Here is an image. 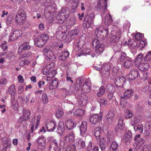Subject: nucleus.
I'll return each mask as SVG.
<instances>
[{"label": "nucleus", "mask_w": 151, "mask_h": 151, "mask_svg": "<svg viewBox=\"0 0 151 151\" xmlns=\"http://www.w3.org/2000/svg\"><path fill=\"white\" fill-rule=\"evenodd\" d=\"M92 46L95 47V52L98 56L102 53L104 50V45L100 43L99 40L96 39H94L92 42Z\"/></svg>", "instance_id": "f257e3e1"}, {"label": "nucleus", "mask_w": 151, "mask_h": 151, "mask_svg": "<svg viewBox=\"0 0 151 151\" xmlns=\"http://www.w3.org/2000/svg\"><path fill=\"white\" fill-rule=\"evenodd\" d=\"M108 29L100 27L96 29L95 34L97 38L100 40L105 39L109 34Z\"/></svg>", "instance_id": "f03ea898"}, {"label": "nucleus", "mask_w": 151, "mask_h": 151, "mask_svg": "<svg viewBox=\"0 0 151 151\" xmlns=\"http://www.w3.org/2000/svg\"><path fill=\"white\" fill-rule=\"evenodd\" d=\"M48 39V36L47 34L40 35L35 39V44L38 47H42Z\"/></svg>", "instance_id": "7ed1b4c3"}, {"label": "nucleus", "mask_w": 151, "mask_h": 151, "mask_svg": "<svg viewBox=\"0 0 151 151\" xmlns=\"http://www.w3.org/2000/svg\"><path fill=\"white\" fill-rule=\"evenodd\" d=\"M78 145L76 146L74 144H70L66 148V151H74L76 147L78 149H83L86 147L85 142L81 140H79L78 142Z\"/></svg>", "instance_id": "20e7f679"}, {"label": "nucleus", "mask_w": 151, "mask_h": 151, "mask_svg": "<svg viewBox=\"0 0 151 151\" xmlns=\"http://www.w3.org/2000/svg\"><path fill=\"white\" fill-rule=\"evenodd\" d=\"M107 1V0H99V2H98L97 6V9L100 10L102 17L106 13L108 12L106 8Z\"/></svg>", "instance_id": "39448f33"}, {"label": "nucleus", "mask_w": 151, "mask_h": 151, "mask_svg": "<svg viewBox=\"0 0 151 151\" xmlns=\"http://www.w3.org/2000/svg\"><path fill=\"white\" fill-rule=\"evenodd\" d=\"M26 14L21 10L16 14L15 17V21L17 24L21 25H23L25 21Z\"/></svg>", "instance_id": "423d86ee"}, {"label": "nucleus", "mask_w": 151, "mask_h": 151, "mask_svg": "<svg viewBox=\"0 0 151 151\" xmlns=\"http://www.w3.org/2000/svg\"><path fill=\"white\" fill-rule=\"evenodd\" d=\"M45 125L47 129L50 132L53 131L57 126V123L56 122L50 119L47 120Z\"/></svg>", "instance_id": "0eeeda50"}, {"label": "nucleus", "mask_w": 151, "mask_h": 151, "mask_svg": "<svg viewBox=\"0 0 151 151\" xmlns=\"http://www.w3.org/2000/svg\"><path fill=\"white\" fill-rule=\"evenodd\" d=\"M103 114L102 112H100L99 115L95 114L91 116L89 118L91 123L93 124H96L102 120Z\"/></svg>", "instance_id": "6e6552de"}, {"label": "nucleus", "mask_w": 151, "mask_h": 151, "mask_svg": "<svg viewBox=\"0 0 151 151\" xmlns=\"http://www.w3.org/2000/svg\"><path fill=\"white\" fill-rule=\"evenodd\" d=\"M139 75V71L136 69L132 70L127 76V78L129 81H132L137 78Z\"/></svg>", "instance_id": "1a4fd4ad"}, {"label": "nucleus", "mask_w": 151, "mask_h": 151, "mask_svg": "<svg viewBox=\"0 0 151 151\" xmlns=\"http://www.w3.org/2000/svg\"><path fill=\"white\" fill-rule=\"evenodd\" d=\"M69 9L68 8L65 7L63 9L60 14L58 15L56 18L59 20V18L60 17V20H61V21L60 23L63 22L64 21L63 19V16L64 17H68L69 14Z\"/></svg>", "instance_id": "9d476101"}, {"label": "nucleus", "mask_w": 151, "mask_h": 151, "mask_svg": "<svg viewBox=\"0 0 151 151\" xmlns=\"http://www.w3.org/2000/svg\"><path fill=\"white\" fill-rule=\"evenodd\" d=\"M38 149L42 150L46 145L45 139L42 136H39L37 140Z\"/></svg>", "instance_id": "9b49d317"}, {"label": "nucleus", "mask_w": 151, "mask_h": 151, "mask_svg": "<svg viewBox=\"0 0 151 151\" xmlns=\"http://www.w3.org/2000/svg\"><path fill=\"white\" fill-rule=\"evenodd\" d=\"M87 97L84 93L79 95L78 97V101L79 104L82 106L85 105L87 102Z\"/></svg>", "instance_id": "f8f14e48"}, {"label": "nucleus", "mask_w": 151, "mask_h": 151, "mask_svg": "<svg viewBox=\"0 0 151 151\" xmlns=\"http://www.w3.org/2000/svg\"><path fill=\"white\" fill-rule=\"evenodd\" d=\"M111 64L110 63H104L101 66V71L107 76H109Z\"/></svg>", "instance_id": "ddd939ff"}, {"label": "nucleus", "mask_w": 151, "mask_h": 151, "mask_svg": "<svg viewBox=\"0 0 151 151\" xmlns=\"http://www.w3.org/2000/svg\"><path fill=\"white\" fill-rule=\"evenodd\" d=\"M126 78L122 76H117L115 78L114 82L116 87H120L125 83Z\"/></svg>", "instance_id": "4468645a"}, {"label": "nucleus", "mask_w": 151, "mask_h": 151, "mask_svg": "<svg viewBox=\"0 0 151 151\" xmlns=\"http://www.w3.org/2000/svg\"><path fill=\"white\" fill-rule=\"evenodd\" d=\"M115 114L113 111H111L109 112L106 116L105 121L108 124L111 123L114 119Z\"/></svg>", "instance_id": "2eb2a0df"}, {"label": "nucleus", "mask_w": 151, "mask_h": 151, "mask_svg": "<svg viewBox=\"0 0 151 151\" xmlns=\"http://www.w3.org/2000/svg\"><path fill=\"white\" fill-rule=\"evenodd\" d=\"M133 95V91L132 89L128 90L124 93L123 96L120 97V100L123 101L124 99H126L130 98Z\"/></svg>", "instance_id": "dca6fc26"}, {"label": "nucleus", "mask_w": 151, "mask_h": 151, "mask_svg": "<svg viewBox=\"0 0 151 151\" xmlns=\"http://www.w3.org/2000/svg\"><path fill=\"white\" fill-rule=\"evenodd\" d=\"M132 138V133L129 130L127 131L124 135L122 141L126 143H129L131 141Z\"/></svg>", "instance_id": "f3484780"}, {"label": "nucleus", "mask_w": 151, "mask_h": 151, "mask_svg": "<svg viewBox=\"0 0 151 151\" xmlns=\"http://www.w3.org/2000/svg\"><path fill=\"white\" fill-rule=\"evenodd\" d=\"M121 32L119 30L116 32L114 35H112L111 37V43H116L119 40L121 37Z\"/></svg>", "instance_id": "a211bd4d"}, {"label": "nucleus", "mask_w": 151, "mask_h": 151, "mask_svg": "<svg viewBox=\"0 0 151 151\" xmlns=\"http://www.w3.org/2000/svg\"><path fill=\"white\" fill-rule=\"evenodd\" d=\"M58 142L56 139H54L52 141L49 146L50 151H56L58 148Z\"/></svg>", "instance_id": "6ab92c4d"}, {"label": "nucleus", "mask_w": 151, "mask_h": 151, "mask_svg": "<svg viewBox=\"0 0 151 151\" xmlns=\"http://www.w3.org/2000/svg\"><path fill=\"white\" fill-rule=\"evenodd\" d=\"M56 129V132L60 135H62L65 130L64 123L63 122H60L58 124Z\"/></svg>", "instance_id": "aec40b11"}, {"label": "nucleus", "mask_w": 151, "mask_h": 151, "mask_svg": "<svg viewBox=\"0 0 151 151\" xmlns=\"http://www.w3.org/2000/svg\"><path fill=\"white\" fill-rule=\"evenodd\" d=\"M84 79L83 78H80L76 80L75 83V89L76 91L79 90L81 88V86L84 83Z\"/></svg>", "instance_id": "412c9836"}, {"label": "nucleus", "mask_w": 151, "mask_h": 151, "mask_svg": "<svg viewBox=\"0 0 151 151\" xmlns=\"http://www.w3.org/2000/svg\"><path fill=\"white\" fill-rule=\"evenodd\" d=\"M87 122L85 121H83L80 127V134L83 135L86 132Z\"/></svg>", "instance_id": "4be33fe9"}, {"label": "nucleus", "mask_w": 151, "mask_h": 151, "mask_svg": "<svg viewBox=\"0 0 151 151\" xmlns=\"http://www.w3.org/2000/svg\"><path fill=\"white\" fill-rule=\"evenodd\" d=\"M136 67H138L140 70L144 71L147 70L149 68V65L148 63L142 62Z\"/></svg>", "instance_id": "5701e85b"}, {"label": "nucleus", "mask_w": 151, "mask_h": 151, "mask_svg": "<svg viewBox=\"0 0 151 151\" xmlns=\"http://www.w3.org/2000/svg\"><path fill=\"white\" fill-rule=\"evenodd\" d=\"M123 120L122 119L119 120L118 125L115 127V130L116 132H121V131L123 130Z\"/></svg>", "instance_id": "b1692460"}, {"label": "nucleus", "mask_w": 151, "mask_h": 151, "mask_svg": "<svg viewBox=\"0 0 151 151\" xmlns=\"http://www.w3.org/2000/svg\"><path fill=\"white\" fill-rule=\"evenodd\" d=\"M65 125L68 130H71L75 128L76 125L70 120H69L65 122Z\"/></svg>", "instance_id": "393cba45"}, {"label": "nucleus", "mask_w": 151, "mask_h": 151, "mask_svg": "<svg viewBox=\"0 0 151 151\" xmlns=\"http://www.w3.org/2000/svg\"><path fill=\"white\" fill-rule=\"evenodd\" d=\"M50 83V84L49 88L52 90L56 88L59 85L58 79L56 78L53 80H51Z\"/></svg>", "instance_id": "a878e982"}, {"label": "nucleus", "mask_w": 151, "mask_h": 151, "mask_svg": "<svg viewBox=\"0 0 151 151\" xmlns=\"http://www.w3.org/2000/svg\"><path fill=\"white\" fill-rule=\"evenodd\" d=\"M143 60V55L142 54L139 53L137 55L134 60L136 66L139 65V64L142 62Z\"/></svg>", "instance_id": "bb28decb"}, {"label": "nucleus", "mask_w": 151, "mask_h": 151, "mask_svg": "<svg viewBox=\"0 0 151 151\" xmlns=\"http://www.w3.org/2000/svg\"><path fill=\"white\" fill-rule=\"evenodd\" d=\"M94 17L95 15L93 13H90L89 14H88L86 16L84 20L85 21L89 22V23L92 24L93 22Z\"/></svg>", "instance_id": "cd10ccee"}, {"label": "nucleus", "mask_w": 151, "mask_h": 151, "mask_svg": "<svg viewBox=\"0 0 151 151\" xmlns=\"http://www.w3.org/2000/svg\"><path fill=\"white\" fill-rule=\"evenodd\" d=\"M82 91L85 92H89L91 90V87L90 84L86 82L84 83L81 88Z\"/></svg>", "instance_id": "c85d7f7f"}, {"label": "nucleus", "mask_w": 151, "mask_h": 151, "mask_svg": "<svg viewBox=\"0 0 151 151\" xmlns=\"http://www.w3.org/2000/svg\"><path fill=\"white\" fill-rule=\"evenodd\" d=\"M46 55L47 56L46 59L48 61L52 62L54 61L56 59L55 56L52 51H50Z\"/></svg>", "instance_id": "c756f323"}, {"label": "nucleus", "mask_w": 151, "mask_h": 151, "mask_svg": "<svg viewBox=\"0 0 151 151\" xmlns=\"http://www.w3.org/2000/svg\"><path fill=\"white\" fill-rule=\"evenodd\" d=\"M118 147V145L115 141H113L111 144L109 148L110 151H116Z\"/></svg>", "instance_id": "7c9ffc66"}, {"label": "nucleus", "mask_w": 151, "mask_h": 151, "mask_svg": "<svg viewBox=\"0 0 151 151\" xmlns=\"http://www.w3.org/2000/svg\"><path fill=\"white\" fill-rule=\"evenodd\" d=\"M133 65V61L132 59L130 58H127L126 60L124 62V67L127 68H129Z\"/></svg>", "instance_id": "2f4dec72"}, {"label": "nucleus", "mask_w": 151, "mask_h": 151, "mask_svg": "<svg viewBox=\"0 0 151 151\" xmlns=\"http://www.w3.org/2000/svg\"><path fill=\"white\" fill-rule=\"evenodd\" d=\"M22 116L25 119L27 120L29 119L30 114V112L27 109H23L22 112Z\"/></svg>", "instance_id": "473e14b6"}, {"label": "nucleus", "mask_w": 151, "mask_h": 151, "mask_svg": "<svg viewBox=\"0 0 151 151\" xmlns=\"http://www.w3.org/2000/svg\"><path fill=\"white\" fill-rule=\"evenodd\" d=\"M75 134L73 132H71L66 135L64 138V140L66 141H73L74 139Z\"/></svg>", "instance_id": "72a5a7b5"}, {"label": "nucleus", "mask_w": 151, "mask_h": 151, "mask_svg": "<svg viewBox=\"0 0 151 151\" xmlns=\"http://www.w3.org/2000/svg\"><path fill=\"white\" fill-rule=\"evenodd\" d=\"M134 129L135 131L139 132L142 133L143 130V126L142 124H139L134 126Z\"/></svg>", "instance_id": "f704fd0d"}, {"label": "nucleus", "mask_w": 151, "mask_h": 151, "mask_svg": "<svg viewBox=\"0 0 151 151\" xmlns=\"http://www.w3.org/2000/svg\"><path fill=\"white\" fill-rule=\"evenodd\" d=\"M8 92L12 95V97H14V95L16 93V90L15 86L13 85H12L9 88Z\"/></svg>", "instance_id": "c9c22d12"}, {"label": "nucleus", "mask_w": 151, "mask_h": 151, "mask_svg": "<svg viewBox=\"0 0 151 151\" xmlns=\"http://www.w3.org/2000/svg\"><path fill=\"white\" fill-rule=\"evenodd\" d=\"M52 70V69L50 68V65H47L42 70L43 73L45 75H47L49 73H51Z\"/></svg>", "instance_id": "e433bc0d"}, {"label": "nucleus", "mask_w": 151, "mask_h": 151, "mask_svg": "<svg viewBox=\"0 0 151 151\" xmlns=\"http://www.w3.org/2000/svg\"><path fill=\"white\" fill-rule=\"evenodd\" d=\"M84 114L83 110L81 109H78L76 110L74 113V116H81Z\"/></svg>", "instance_id": "4c0bfd02"}, {"label": "nucleus", "mask_w": 151, "mask_h": 151, "mask_svg": "<svg viewBox=\"0 0 151 151\" xmlns=\"http://www.w3.org/2000/svg\"><path fill=\"white\" fill-rule=\"evenodd\" d=\"M101 131V128L99 127H97L94 131L95 136L97 139L100 138Z\"/></svg>", "instance_id": "58836bf2"}, {"label": "nucleus", "mask_w": 151, "mask_h": 151, "mask_svg": "<svg viewBox=\"0 0 151 151\" xmlns=\"http://www.w3.org/2000/svg\"><path fill=\"white\" fill-rule=\"evenodd\" d=\"M105 89L104 86H101L99 89V91L97 93L98 96L101 97L105 93Z\"/></svg>", "instance_id": "ea45409f"}, {"label": "nucleus", "mask_w": 151, "mask_h": 151, "mask_svg": "<svg viewBox=\"0 0 151 151\" xmlns=\"http://www.w3.org/2000/svg\"><path fill=\"white\" fill-rule=\"evenodd\" d=\"M105 22L106 24H109L112 22L111 16L110 14H107L105 17Z\"/></svg>", "instance_id": "a19ab883"}, {"label": "nucleus", "mask_w": 151, "mask_h": 151, "mask_svg": "<svg viewBox=\"0 0 151 151\" xmlns=\"http://www.w3.org/2000/svg\"><path fill=\"white\" fill-rule=\"evenodd\" d=\"M137 44V42L136 41H130L129 42L128 46L130 49H132V50H134L135 51V47L136 46Z\"/></svg>", "instance_id": "79ce46f5"}, {"label": "nucleus", "mask_w": 151, "mask_h": 151, "mask_svg": "<svg viewBox=\"0 0 151 151\" xmlns=\"http://www.w3.org/2000/svg\"><path fill=\"white\" fill-rule=\"evenodd\" d=\"M107 91L110 92L114 93L115 91V88L111 84H108L106 86Z\"/></svg>", "instance_id": "37998d69"}, {"label": "nucleus", "mask_w": 151, "mask_h": 151, "mask_svg": "<svg viewBox=\"0 0 151 151\" xmlns=\"http://www.w3.org/2000/svg\"><path fill=\"white\" fill-rule=\"evenodd\" d=\"M12 33L17 39L21 36L22 34V32L19 29H17L13 31Z\"/></svg>", "instance_id": "c03bdc74"}, {"label": "nucleus", "mask_w": 151, "mask_h": 151, "mask_svg": "<svg viewBox=\"0 0 151 151\" xmlns=\"http://www.w3.org/2000/svg\"><path fill=\"white\" fill-rule=\"evenodd\" d=\"M15 97H12L11 98V104L13 107L15 108V110L17 109V107L18 106V103L17 101L15 99Z\"/></svg>", "instance_id": "a18cd8bd"}, {"label": "nucleus", "mask_w": 151, "mask_h": 151, "mask_svg": "<svg viewBox=\"0 0 151 151\" xmlns=\"http://www.w3.org/2000/svg\"><path fill=\"white\" fill-rule=\"evenodd\" d=\"M22 50H25L29 49L30 48V46L29 45V44L27 42H25L22 44L20 47Z\"/></svg>", "instance_id": "49530a36"}, {"label": "nucleus", "mask_w": 151, "mask_h": 151, "mask_svg": "<svg viewBox=\"0 0 151 151\" xmlns=\"http://www.w3.org/2000/svg\"><path fill=\"white\" fill-rule=\"evenodd\" d=\"M69 53L68 50H64L62 52V54L61 57L63 60H65L69 55Z\"/></svg>", "instance_id": "de8ad7c7"}, {"label": "nucleus", "mask_w": 151, "mask_h": 151, "mask_svg": "<svg viewBox=\"0 0 151 151\" xmlns=\"http://www.w3.org/2000/svg\"><path fill=\"white\" fill-rule=\"evenodd\" d=\"M42 99L43 102L45 104H47L48 102V98L47 96L45 93H43L42 94Z\"/></svg>", "instance_id": "09e8293b"}, {"label": "nucleus", "mask_w": 151, "mask_h": 151, "mask_svg": "<svg viewBox=\"0 0 151 151\" xmlns=\"http://www.w3.org/2000/svg\"><path fill=\"white\" fill-rule=\"evenodd\" d=\"M151 88L150 86L148 85H146L144 86L142 89V91L145 94L150 93Z\"/></svg>", "instance_id": "8fccbe9b"}, {"label": "nucleus", "mask_w": 151, "mask_h": 151, "mask_svg": "<svg viewBox=\"0 0 151 151\" xmlns=\"http://www.w3.org/2000/svg\"><path fill=\"white\" fill-rule=\"evenodd\" d=\"M121 45L120 43H117L114 45L113 49L114 51L118 52L120 51L121 47Z\"/></svg>", "instance_id": "3c124183"}, {"label": "nucleus", "mask_w": 151, "mask_h": 151, "mask_svg": "<svg viewBox=\"0 0 151 151\" xmlns=\"http://www.w3.org/2000/svg\"><path fill=\"white\" fill-rule=\"evenodd\" d=\"M124 116L126 118L129 119L132 116V114L131 111L127 109L125 113Z\"/></svg>", "instance_id": "603ef678"}, {"label": "nucleus", "mask_w": 151, "mask_h": 151, "mask_svg": "<svg viewBox=\"0 0 151 151\" xmlns=\"http://www.w3.org/2000/svg\"><path fill=\"white\" fill-rule=\"evenodd\" d=\"M97 101L100 104V105H107V101L104 99L99 98L98 99Z\"/></svg>", "instance_id": "864d4df0"}, {"label": "nucleus", "mask_w": 151, "mask_h": 151, "mask_svg": "<svg viewBox=\"0 0 151 151\" xmlns=\"http://www.w3.org/2000/svg\"><path fill=\"white\" fill-rule=\"evenodd\" d=\"M32 55V53L31 52L27 51H25L23 56H21L19 58L20 59H22L23 58H28L30 57Z\"/></svg>", "instance_id": "5fc2aeb1"}, {"label": "nucleus", "mask_w": 151, "mask_h": 151, "mask_svg": "<svg viewBox=\"0 0 151 151\" xmlns=\"http://www.w3.org/2000/svg\"><path fill=\"white\" fill-rule=\"evenodd\" d=\"M136 141V143L138 144V146H142L145 142V140L142 138L138 139Z\"/></svg>", "instance_id": "6e6d98bb"}, {"label": "nucleus", "mask_w": 151, "mask_h": 151, "mask_svg": "<svg viewBox=\"0 0 151 151\" xmlns=\"http://www.w3.org/2000/svg\"><path fill=\"white\" fill-rule=\"evenodd\" d=\"M63 114V111L62 110L60 109L57 111L55 116L57 118H60L62 116Z\"/></svg>", "instance_id": "4d7b16f0"}, {"label": "nucleus", "mask_w": 151, "mask_h": 151, "mask_svg": "<svg viewBox=\"0 0 151 151\" xmlns=\"http://www.w3.org/2000/svg\"><path fill=\"white\" fill-rule=\"evenodd\" d=\"M144 60L148 61L151 60V52H149L146 55L144 58Z\"/></svg>", "instance_id": "13d9d810"}, {"label": "nucleus", "mask_w": 151, "mask_h": 151, "mask_svg": "<svg viewBox=\"0 0 151 151\" xmlns=\"http://www.w3.org/2000/svg\"><path fill=\"white\" fill-rule=\"evenodd\" d=\"M142 34L140 33H137L135 36V40L138 42L140 41L142 39Z\"/></svg>", "instance_id": "bf43d9fd"}, {"label": "nucleus", "mask_w": 151, "mask_h": 151, "mask_svg": "<svg viewBox=\"0 0 151 151\" xmlns=\"http://www.w3.org/2000/svg\"><path fill=\"white\" fill-rule=\"evenodd\" d=\"M13 17L12 15L8 16L7 17L6 24L7 25H9L12 23Z\"/></svg>", "instance_id": "052dcab7"}, {"label": "nucleus", "mask_w": 151, "mask_h": 151, "mask_svg": "<svg viewBox=\"0 0 151 151\" xmlns=\"http://www.w3.org/2000/svg\"><path fill=\"white\" fill-rule=\"evenodd\" d=\"M29 62L26 59L21 61L19 63V65L23 66L25 65H27L29 64Z\"/></svg>", "instance_id": "680f3d73"}, {"label": "nucleus", "mask_w": 151, "mask_h": 151, "mask_svg": "<svg viewBox=\"0 0 151 151\" xmlns=\"http://www.w3.org/2000/svg\"><path fill=\"white\" fill-rule=\"evenodd\" d=\"M151 147L150 145H145L142 149V151H151Z\"/></svg>", "instance_id": "e2e57ef3"}, {"label": "nucleus", "mask_w": 151, "mask_h": 151, "mask_svg": "<svg viewBox=\"0 0 151 151\" xmlns=\"http://www.w3.org/2000/svg\"><path fill=\"white\" fill-rule=\"evenodd\" d=\"M89 22L86 21H85L84 19V21L83 25V27L84 29L88 28L90 27V25L91 24Z\"/></svg>", "instance_id": "0e129e2a"}, {"label": "nucleus", "mask_w": 151, "mask_h": 151, "mask_svg": "<svg viewBox=\"0 0 151 151\" xmlns=\"http://www.w3.org/2000/svg\"><path fill=\"white\" fill-rule=\"evenodd\" d=\"M106 143L99 142V146L101 151H103L106 148Z\"/></svg>", "instance_id": "69168bd1"}, {"label": "nucleus", "mask_w": 151, "mask_h": 151, "mask_svg": "<svg viewBox=\"0 0 151 151\" xmlns=\"http://www.w3.org/2000/svg\"><path fill=\"white\" fill-rule=\"evenodd\" d=\"M145 127L146 129L149 130L151 129V122H148L145 125Z\"/></svg>", "instance_id": "338daca9"}, {"label": "nucleus", "mask_w": 151, "mask_h": 151, "mask_svg": "<svg viewBox=\"0 0 151 151\" xmlns=\"http://www.w3.org/2000/svg\"><path fill=\"white\" fill-rule=\"evenodd\" d=\"M91 51V50L89 48H85L83 50V54L85 55H89Z\"/></svg>", "instance_id": "774afa93"}]
</instances>
